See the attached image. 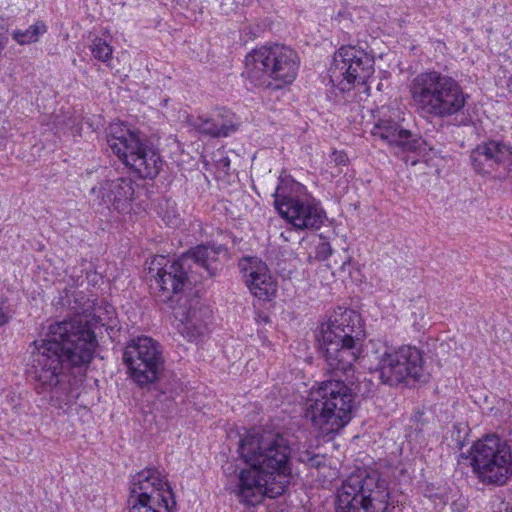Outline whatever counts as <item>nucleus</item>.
Masks as SVG:
<instances>
[{
    "mask_svg": "<svg viewBox=\"0 0 512 512\" xmlns=\"http://www.w3.org/2000/svg\"><path fill=\"white\" fill-rule=\"evenodd\" d=\"M96 345L94 332L80 317L50 324L45 338L34 342L29 374L36 393L56 408L73 403L76 395L65 380L64 365L87 367Z\"/></svg>",
    "mask_w": 512,
    "mask_h": 512,
    "instance_id": "obj_1",
    "label": "nucleus"
},
{
    "mask_svg": "<svg viewBox=\"0 0 512 512\" xmlns=\"http://www.w3.org/2000/svg\"><path fill=\"white\" fill-rule=\"evenodd\" d=\"M241 458L249 465L238 475L236 494L255 506L264 497L281 496L292 479L291 447L279 433L249 432L239 442Z\"/></svg>",
    "mask_w": 512,
    "mask_h": 512,
    "instance_id": "obj_2",
    "label": "nucleus"
},
{
    "mask_svg": "<svg viewBox=\"0 0 512 512\" xmlns=\"http://www.w3.org/2000/svg\"><path fill=\"white\" fill-rule=\"evenodd\" d=\"M408 91L416 112L441 120L461 114L470 98L455 78L436 70L417 74Z\"/></svg>",
    "mask_w": 512,
    "mask_h": 512,
    "instance_id": "obj_3",
    "label": "nucleus"
},
{
    "mask_svg": "<svg viewBox=\"0 0 512 512\" xmlns=\"http://www.w3.org/2000/svg\"><path fill=\"white\" fill-rule=\"evenodd\" d=\"M359 316L345 309L335 313L327 323H322L317 339L320 352L327 364V371L338 376L353 370L358 356L355 338L358 337Z\"/></svg>",
    "mask_w": 512,
    "mask_h": 512,
    "instance_id": "obj_4",
    "label": "nucleus"
},
{
    "mask_svg": "<svg viewBox=\"0 0 512 512\" xmlns=\"http://www.w3.org/2000/svg\"><path fill=\"white\" fill-rule=\"evenodd\" d=\"M354 397L353 390L343 380L324 381L310 392L305 417L322 434L336 433L351 420Z\"/></svg>",
    "mask_w": 512,
    "mask_h": 512,
    "instance_id": "obj_5",
    "label": "nucleus"
},
{
    "mask_svg": "<svg viewBox=\"0 0 512 512\" xmlns=\"http://www.w3.org/2000/svg\"><path fill=\"white\" fill-rule=\"evenodd\" d=\"M388 481L377 470L349 475L337 491L336 512H392Z\"/></svg>",
    "mask_w": 512,
    "mask_h": 512,
    "instance_id": "obj_6",
    "label": "nucleus"
},
{
    "mask_svg": "<svg viewBox=\"0 0 512 512\" xmlns=\"http://www.w3.org/2000/svg\"><path fill=\"white\" fill-rule=\"evenodd\" d=\"M300 66L298 53L286 45H265L252 50L245 58V75L258 87L279 89L291 84Z\"/></svg>",
    "mask_w": 512,
    "mask_h": 512,
    "instance_id": "obj_7",
    "label": "nucleus"
},
{
    "mask_svg": "<svg viewBox=\"0 0 512 512\" xmlns=\"http://www.w3.org/2000/svg\"><path fill=\"white\" fill-rule=\"evenodd\" d=\"M370 358L374 362V373L381 383L391 387L407 383L408 380H424V358L420 349L403 345L398 348L384 343L372 342Z\"/></svg>",
    "mask_w": 512,
    "mask_h": 512,
    "instance_id": "obj_8",
    "label": "nucleus"
},
{
    "mask_svg": "<svg viewBox=\"0 0 512 512\" xmlns=\"http://www.w3.org/2000/svg\"><path fill=\"white\" fill-rule=\"evenodd\" d=\"M471 466L480 482L504 485L512 475V453L506 441L490 434L470 449Z\"/></svg>",
    "mask_w": 512,
    "mask_h": 512,
    "instance_id": "obj_9",
    "label": "nucleus"
},
{
    "mask_svg": "<svg viewBox=\"0 0 512 512\" xmlns=\"http://www.w3.org/2000/svg\"><path fill=\"white\" fill-rule=\"evenodd\" d=\"M112 152L141 178H154L162 166V160L152 146L142 141L135 132L115 124L107 139Z\"/></svg>",
    "mask_w": 512,
    "mask_h": 512,
    "instance_id": "obj_10",
    "label": "nucleus"
},
{
    "mask_svg": "<svg viewBox=\"0 0 512 512\" xmlns=\"http://www.w3.org/2000/svg\"><path fill=\"white\" fill-rule=\"evenodd\" d=\"M122 359L130 378L142 388L157 382L164 370L162 347L148 336L131 339L124 348Z\"/></svg>",
    "mask_w": 512,
    "mask_h": 512,
    "instance_id": "obj_11",
    "label": "nucleus"
},
{
    "mask_svg": "<svg viewBox=\"0 0 512 512\" xmlns=\"http://www.w3.org/2000/svg\"><path fill=\"white\" fill-rule=\"evenodd\" d=\"M176 502L168 482L157 469H146L131 480L130 512H172Z\"/></svg>",
    "mask_w": 512,
    "mask_h": 512,
    "instance_id": "obj_12",
    "label": "nucleus"
},
{
    "mask_svg": "<svg viewBox=\"0 0 512 512\" xmlns=\"http://www.w3.org/2000/svg\"><path fill=\"white\" fill-rule=\"evenodd\" d=\"M374 73V58L356 46H342L334 54L329 69L332 87L341 93L351 91L356 84H364Z\"/></svg>",
    "mask_w": 512,
    "mask_h": 512,
    "instance_id": "obj_13",
    "label": "nucleus"
},
{
    "mask_svg": "<svg viewBox=\"0 0 512 512\" xmlns=\"http://www.w3.org/2000/svg\"><path fill=\"white\" fill-rule=\"evenodd\" d=\"M188 257H179L170 262L164 256L152 261L149 272L156 271L150 287L163 300H169L172 295L178 294L196 280L193 279L191 269L187 266Z\"/></svg>",
    "mask_w": 512,
    "mask_h": 512,
    "instance_id": "obj_14",
    "label": "nucleus"
},
{
    "mask_svg": "<svg viewBox=\"0 0 512 512\" xmlns=\"http://www.w3.org/2000/svg\"><path fill=\"white\" fill-rule=\"evenodd\" d=\"M275 207L283 218L299 230L319 229L325 216L318 204L307 196L276 194Z\"/></svg>",
    "mask_w": 512,
    "mask_h": 512,
    "instance_id": "obj_15",
    "label": "nucleus"
},
{
    "mask_svg": "<svg viewBox=\"0 0 512 512\" xmlns=\"http://www.w3.org/2000/svg\"><path fill=\"white\" fill-rule=\"evenodd\" d=\"M93 202L109 210L127 213L132 208L135 182L130 177L107 178L90 190Z\"/></svg>",
    "mask_w": 512,
    "mask_h": 512,
    "instance_id": "obj_16",
    "label": "nucleus"
},
{
    "mask_svg": "<svg viewBox=\"0 0 512 512\" xmlns=\"http://www.w3.org/2000/svg\"><path fill=\"white\" fill-rule=\"evenodd\" d=\"M239 267L247 287L255 297L269 300L276 294V282L265 262L256 257H249L242 259Z\"/></svg>",
    "mask_w": 512,
    "mask_h": 512,
    "instance_id": "obj_17",
    "label": "nucleus"
},
{
    "mask_svg": "<svg viewBox=\"0 0 512 512\" xmlns=\"http://www.w3.org/2000/svg\"><path fill=\"white\" fill-rule=\"evenodd\" d=\"M512 161L510 145L496 140L479 144L471 153V163L479 173H490L495 166Z\"/></svg>",
    "mask_w": 512,
    "mask_h": 512,
    "instance_id": "obj_18",
    "label": "nucleus"
},
{
    "mask_svg": "<svg viewBox=\"0 0 512 512\" xmlns=\"http://www.w3.org/2000/svg\"><path fill=\"white\" fill-rule=\"evenodd\" d=\"M226 254V249L222 245H198L191 248L182 257H188L187 266L191 269V263H195L202 268L208 277L215 276L222 268L220 255Z\"/></svg>",
    "mask_w": 512,
    "mask_h": 512,
    "instance_id": "obj_19",
    "label": "nucleus"
},
{
    "mask_svg": "<svg viewBox=\"0 0 512 512\" xmlns=\"http://www.w3.org/2000/svg\"><path fill=\"white\" fill-rule=\"evenodd\" d=\"M205 312L192 305L188 307L181 305L174 308L173 314L179 321L177 329L188 341H194L205 333L207 329L204 319Z\"/></svg>",
    "mask_w": 512,
    "mask_h": 512,
    "instance_id": "obj_20",
    "label": "nucleus"
},
{
    "mask_svg": "<svg viewBox=\"0 0 512 512\" xmlns=\"http://www.w3.org/2000/svg\"><path fill=\"white\" fill-rule=\"evenodd\" d=\"M371 134L390 146H398L407 151L418 147L419 141L413 138L411 132L400 128L399 124L392 120L381 119L374 125Z\"/></svg>",
    "mask_w": 512,
    "mask_h": 512,
    "instance_id": "obj_21",
    "label": "nucleus"
},
{
    "mask_svg": "<svg viewBox=\"0 0 512 512\" xmlns=\"http://www.w3.org/2000/svg\"><path fill=\"white\" fill-rule=\"evenodd\" d=\"M211 115V121L215 124V129L219 130L222 137H228L237 131L239 119L234 113L225 108L214 111Z\"/></svg>",
    "mask_w": 512,
    "mask_h": 512,
    "instance_id": "obj_22",
    "label": "nucleus"
},
{
    "mask_svg": "<svg viewBox=\"0 0 512 512\" xmlns=\"http://www.w3.org/2000/svg\"><path fill=\"white\" fill-rule=\"evenodd\" d=\"M47 31V27L42 21L28 27L26 30H16L13 32V39L19 44H30L38 41L39 37Z\"/></svg>",
    "mask_w": 512,
    "mask_h": 512,
    "instance_id": "obj_23",
    "label": "nucleus"
},
{
    "mask_svg": "<svg viewBox=\"0 0 512 512\" xmlns=\"http://www.w3.org/2000/svg\"><path fill=\"white\" fill-rule=\"evenodd\" d=\"M189 126L202 136L211 138H221L219 130L215 129V124L211 121V115L197 116L188 118Z\"/></svg>",
    "mask_w": 512,
    "mask_h": 512,
    "instance_id": "obj_24",
    "label": "nucleus"
},
{
    "mask_svg": "<svg viewBox=\"0 0 512 512\" xmlns=\"http://www.w3.org/2000/svg\"><path fill=\"white\" fill-rule=\"evenodd\" d=\"M90 51L93 57L108 64L112 59L113 48L104 39L95 37L90 44Z\"/></svg>",
    "mask_w": 512,
    "mask_h": 512,
    "instance_id": "obj_25",
    "label": "nucleus"
},
{
    "mask_svg": "<svg viewBox=\"0 0 512 512\" xmlns=\"http://www.w3.org/2000/svg\"><path fill=\"white\" fill-rule=\"evenodd\" d=\"M425 496L434 502L436 508H443L448 502V496L445 489L427 487Z\"/></svg>",
    "mask_w": 512,
    "mask_h": 512,
    "instance_id": "obj_26",
    "label": "nucleus"
},
{
    "mask_svg": "<svg viewBox=\"0 0 512 512\" xmlns=\"http://www.w3.org/2000/svg\"><path fill=\"white\" fill-rule=\"evenodd\" d=\"M332 253V248L329 242L320 238V242L315 246L314 255H310L309 259H315L317 261L326 260Z\"/></svg>",
    "mask_w": 512,
    "mask_h": 512,
    "instance_id": "obj_27",
    "label": "nucleus"
},
{
    "mask_svg": "<svg viewBox=\"0 0 512 512\" xmlns=\"http://www.w3.org/2000/svg\"><path fill=\"white\" fill-rule=\"evenodd\" d=\"M331 162H334L335 165L345 166L348 163V157L343 151H333L330 155Z\"/></svg>",
    "mask_w": 512,
    "mask_h": 512,
    "instance_id": "obj_28",
    "label": "nucleus"
},
{
    "mask_svg": "<svg viewBox=\"0 0 512 512\" xmlns=\"http://www.w3.org/2000/svg\"><path fill=\"white\" fill-rule=\"evenodd\" d=\"M300 460L302 462H305L307 463L308 465H310L311 467H316V466H319L320 465V459L318 456L314 455V456H311L308 452L302 454L300 456Z\"/></svg>",
    "mask_w": 512,
    "mask_h": 512,
    "instance_id": "obj_29",
    "label": "nucleus"
},
{
    "mask_svg": "<svg viewBox=\"0 0 512 512\" xmlns=\"http://www.w3.org/2000/svg\"><path fill=\"white\" fill-rule=\"evenodd\" d=\"M10 319H11V314L9 313V311L0 307V327L7 324L10 321Z\"/></svg>",
    "mask_w": 512,
    "mask_h": 512,
    "instance_id": "obj_30",
    "label": "nucleus"
},
{
    "mask_svg": "<svg viewBox=\"0 0 512 512\" xmlns=\"http://www.w3.org/2000/svg\"><path fill=\"white\" fill-rule=\"evenodd\" d=\"M494 512H512V507L509 502L500 501Z\"/></svg>",
    "mask_w": 512,
    "mask_h": 512,
    "instance_id": "obj_31",
    "label": "nucleus"
},
{
    "mask_svg": "<svg viewBox=\"0 0 512 512\" xmlns=\"http://www.w3.org/2000/svg\"><path fill=\"white\" fill-rule=\"evenodd\" d=\"M181 219L177 216L169 217L167 220V224L171 227H177L180 224Z\"/></svg>",
    "mask_w": 512,
    "mask_h": 512,
    "instance_id": "obj_32",
    "label": "nucleus"
},
{
    "mask_svg": "<svg viewBox=\"0 0 512 512\" xmlns=\"http://www.w3.org/2000/svg\"><path fill=\"white\" fill-rule=\"evenodd\" d=\"M221 163H223V166H224V167H228V166H229V164H230V161H229V159H228V158H223V159L221 160Z\"/></svg>",
    "mask_w": 512,
    "mask_h": 512,
    "instance_id": "obj_33",
    "label": "nucleus"
},
{
    "mask_svg": "<svg viewBox=\"0 0 512 512\" xmlns=\"http://www.w3.org/2000/svg\"><path fill=\"white\" fill-rule=\"evenodd\" d=\"M20 403H16L14 406H13V409L16 410V411H19L21 409L20 407Z\"/></svg>",
    "mask_w": 512,
    "mask_h": 512,
    "instance_id": "obj_34",
    "label": "nucleus"
},
{
    "mask_svg": "<svg viewBox=\"0 0 512 512\" xmlns=\"http://www.w3.org/2000/svg\"><path fill=\"white\" fill-rule=\"evenodd\" d=\"M15 398H19V397H18V396H16V395H13V396L11 397V400H12V401H14V400H15Z\"/></svg>",
    "mask_w": 512,
    "mask_h": 512,
    "instance_id": "obj_35",
    "label": "nucleus"
}]
</instances>
